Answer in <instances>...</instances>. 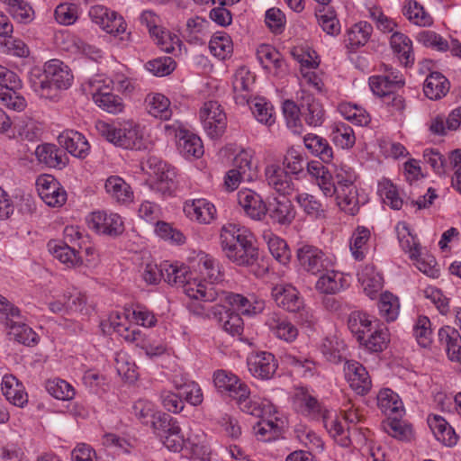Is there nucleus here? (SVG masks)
<instances>
[{
	"mask_svg": "<svg viewBox=\"0 0 461 461\" xmlns=\"http://www.w3.org/2000/svg\"><path fill=\"white\" fill-rule=\"evenodd\" d=\"M220 239L225 256L232 263L239 267H250L258 277L267 273V267L259 264V251L250 232L229 224L221 228Z\"/></svg>",
	"mask_w": 461,
	"mask_h": 461,
	"instance_id": "nucleus-1",
	"label": "nucleus"
},
{
	"mask_svg": "<svg viewBox=\"0 0 461 461\" xmlns=\"http://www.w3.org/2000/svg\"><path fill=\"white\" fill-rule=\"evenodd\" d=\"M95 128L99 134L109 142L127 149H145V142L138 127L116 128L105 122L99 121Z\"/></svg>",
	"mask_w": 461,
	"mask_h": 461,
	"instance_id": "nucleus-2",
	"label": "nucleus"
},
{
	"mask_svg": "<svg viewBox=\"0 0 461 461\" xmlns=\"http://www.w3.org/2000/svg\"><path fill=\"white\" fill-rule=\"evenodd\" d=\"M200 119L205 131L212 139L219 138L225 131L226 114L216 101H209L203 104L200 110Z\"/></svg>",
	"mask_w": 461,
	"mask_h": 461,
	"instance_id": "nucleus-3",
	"label": "nucleus"
},
{
	"mask_svg": "<svg viewBox=\"0 0 461 461\" xmlns=\"http://www.w3.org/2000/svg\"><path fill=\"white\" fill-rule=\"evenodd\" d=\"M296 258L301 268L312 275L321 274L326 271L330 266L325 253L312 245L304 244L298 248Z\"/></svg>",
	"mask_w": 461,
	"mask_h": 461,
	"instance_id": "nucleus-4",
	"label": "nucleus"
},
{
	"mask_svg": "<svg viewBox=\"0 0 461 461\" xmlns=\"http://www.w3.org/2000/svg\"><path fill=\"white\" fill-rule=\"evenodd\" d=\"M91 20L107 33L117 36L125 32L127 24L122 15L104 5H95L89 11Z\"/></svg>",
	"mask_w": 461,
	"mask_h": 461,
	"instance_id": "nucleus-5",
	"label": "nucleus"
},
{
	"mask_svg": "<svg viewBox=\"0 0 461 461\" xmlns=\"http://www.w3.org/2000/svg\"><path fill=\"white\" fill-rule=\"evenodd\" d=\"M213 384L218 391L229 393L232 398L249 396L250 391L248 385L233 373L219 369L213 373Z\"/></svg>",
	"mask_w": 461,
	"mask_h": 461,
	"instance_id": "nucleus-6",
	"label": "nucleus"
},
{
	"mask_svg": "<svg viewBox=\"0 0 461 461\" xmlns=\"http://www.w3.org/2000/svg\"><path fill=\"white\" fill-rule=\"evenodd\" d=\"M89 226L98 233L112 237L119 236L124 231L123 222L117 213L93 212Z\"/></svg>",
	"mask_w": 461,
	"mask_h": 461,
	"instance_id": "nucleus-7",
	"label": "nucleus"
},
{
	"mask_svg": "<svg viewBox=\"0 0 461 461\" xmlns=\"http://www.w3.org/2000/svg\"><path fill=\"white\" fill-rule=\"evenodd\" d=\"M45 77L48 78L52 95L53 90L68 89L73 79L68 66L59 59H51L45 63Z\"/></svg>",
	"mask_w": 461,
	"mask_h": 461,
	"instance_id": "nucleus-8",
	"label": "nucleus"
},
{
	"mask_svg": "<svg viewBox=\"0 0 461 461\" xmlns=\"http://www.w3.org/2000/svg\"><path fill=\"white\" fill-rule=\"evenodd\" d=\"M238 203L246 214L253 220L261 221L267 213V204L262 197L250 189L239 191Z\"/></svg>",
	"mask_w": 461,
	"mask_h": 461,
	"instance_id": "nucleus-9",
	"label": "nucleus"
},
{
	"mask_svg": "<svg viewBox=\"0 0 461 461\" xmlns=\"http://www.w3.org/2000/svg\"><path fill=\"white\" fill-rule=\"evenodd\" d=\"M345 375L350 387L360 395L366 394L371 389V379L366 368L358 362L347 361Z\"/></svg>",
	"mask_w": 461,
	"mask_h": 461,
	"instance_id": "nucleus-10",
	"label": "nucleus"
},
{
	"mask_svg": "<svg viewBox=\"0 0 461 461\" xmlns=\"http://www.w3.org/2000/svg\"><path fill=\"white\" fill-rule=\"evenodd\" d=\"M248 366L251 375L262 380L270 379L277 368L275 356L269 352H260L250 357Z\"/></svg>",
	"mask_w": 461,
	"mask_h": 461,
	"instance_id": "nucleus-11",
	"label": "nucleus"
},
{
	"mask_svg": "<svg viewBox=\"0 0 461 461\" xmlns=\"http://www.w3.org/2000/svg\"><path fill=\"white\" fill-rule=\"evenodd\" d=\"M59 144L72 156L84 158L87 156L90 145L83 134L77 131L66 130L58 137Z\"/></svg>",
	"mask_w": 461,
	"mask_h": 461,
	"instance_id": "nucleus-12",
	"label": "nucleus"
},
{
	"mask_svg": "<svg viewBox=\"0 0 461 461\" xmlns=\"http://www.w3.org/2000/svg\"><path fill=\"white\" fill-rule=\"evenodd\" d=\"M269 217L279 224H290L295 217V211L292 202L285 195L274 198L267 205Z\"/></svg>",
	"mask_w": 461,
	"mask_h": 461,
	"instance_id": "nucleus-13",
	"label": "nucleus"
},
{
	"mask_svg": "<svg viewBox=\"0 0 461 461\" xmlns=\"http://www.w3.org/2000/svg\"><path fill=\"white\" fill-rule=\"evenodd\" d=\"M213 315L222 329L231 334L240 335L243 331V320L240 313L230 308L216 305L213 307Z\"/></svg>",
	"mask_w": 461,
	"mask_h": 461,
	"instance_id": "nucleus-14",
	"label": "nucleus"
},
{
	"mask_svg": "<svg viewBox=\"0 0 461 461\" xmlns=\"http://www.w3.org/2000/svg\"><path fill=\"white\" fill-rule=\"evenodd\" d=\"M35 155L40 163H43L49 167L60 169L67 165L66 153L54 144L39 145L35 149Z\"/></svg>",
	"mask_w": 461,
	"mask_h": 461,
	"instance_id": "nucleus-15",
	"label": "nucleus"
},
{
	"mask_svg": "<svg viewBox=\"0 0 461 461\" xmlns=\"http://www.w3.org/2000/svg\"><path fill=\"white\" fill-rule=\"evenodd\" d=\"M184 293L190 298L194 300H201L203 302H214L218 296L214 285L207 284L206 282L192 279L191 276L187 282L182 285Z\"/></svg>",
	"mask_w": 461,
	"mask_h": 461,
	"instance_id": "nucleus-16",
	"label": "nucleus"
},
{
	"mask_svg": "<svg viewBox=\"0 0 461 461\" xmlns=\"http://www.w3.org/2000/svg\"><path fill=\"white\" fill-rule=\"evenodd\" d=\"M184 212L190 219L206 224L214 219L216 209L212 203L204 199H195L185 203Z\"/></svg>",
	"mask_w": 461,
	"mask_h": 461,
	"instance_id": "nucleus-17",
	"label": "nucleus"
},
{
	"mask_svg": "<svg viewBox=\"0 0 461 461\" xmlns=\"http://www.w3.org/2000/svg\"><path fill=\"white\" fill-rule=\"evenodd\" d=\"M276 304L285 310L294 312L303 308V300L298 291L292 286H276L272 291Z\"/></svg>",
	"mask_w": 461,
	"mask_h": 461,
	"instance_id": "nucleus-18",
	"label": "nucleus"
},
{
	"mask_svg": "<svg viewBox=\"0 0 461 461\" xmlns=\"http://www.w3.org/2000/svg\"><path fill=\"white\" fill-rule=\"evenodd\" d=\"M300 105L302 106V115L309 126H321L324 120V110L322 105L315 98L306 93H303Z\"/></svg>",
	"mask_w": 461,
	"mask_h": 461,
	"instance_id": "nucleus-19",
	"label": "nucleus"
},
{
	"mask_svg": "<svg viewBox=\"0 0 461 461\" xmlns=\"http://www.w3.org/2000/svg\"><path fill=\"white\" fill-rule=\"evenodd\" d=\"M1 390L6 400L15 406L23 407L28 402V395L23 391V384L13 375H5L3 377Z\"/></svg>",
	"mask_w": 461,
	"mask_h": 461,
	"instance_id": "nucleus-20",
	"label": "nucleus"
},
{
	"mask_svg": "<svg viewBox=\"0 0 461 461\" xmlns=\"http://www.w3.org/2000/svg\"><path fill=\"white\" fill-rule=\"evenodd\" d=\"M266 178L268 185L276 192L285 194L294 189V183L286 171L277 165H270L266 168Z\"/></svg>",
	"mask_w": 461,
	"mask_h": 461,
	"instance_id": "nucleus-21",
	"label": "nucleus"
},
{
	"mask_svg": "<svg viewBox=\"0 0 461 461\" xmlns=\"http://www.w3.org/2000/svg\"><path fill=\"white\" fill-rule=\"evenodd\" d=\"M390 45L402 64L405 67L413 65L412 43L405 34L399 32H393L390 38Z\"/></svg>",
	"mask_w": 461,
	"mask_h": 461,
	"instance_id": "nucleus-22",
	"label": "nucleus"
},
{
	"mask_svg": "<svg viewBox=\"0 0 461 461\" xmlns=\"http://www.w3.org/2000/svg\"><path fill=\"white\" fill-rule=\"evenodd\" d=\"M251 162L239 155L234 159V168L230 169L224 178V186L229 191H233L238 188L240 181L246 176L250 177L248 174L250 170Z\"/></svg>",
	"mask_w": 461,
	"mask_h": 461,
	"instance_id": "nucleus-23",
	"label": "nucleus"
},
{
	"mask_svg": "<svg viewBox=\"0 0 461 461\" xmlns=\"http://www.w3.org/2000/svg\"><path fill=\"white\" fill-rule=\"evenodd\" d=\"M449 81L439 72H431L426 78L423 86L425 95L431 100H438L445 96L449 91Z\"/></svg>",
	"mask_w": 461,
	"mask_h": 461,
	"instance_id": "nucleus-24",
	"label": "nucleus"
},
{
	"mask_svg": "<svg viewBox=\"0 0 461 461\" xmlns=\"http://www.w3.org/2000/svg\"><path fill=\"white\" fill-rule=\"evenodd\" d=\"M147 163L151 168L154 166L153 174L156 178L157 189L162 193H171L174 185L175 173L167 167V164L161 161H157L155 158H150Z\"/></svg>",
	"mask_w": 461,
	"mask_h": 461,
	"instance_id": "nucleus-25",
	"label": "nucleus"
},
{
	"mask_svg": "<svg viewBox=\"0 0 461 461\" xmlns=\"http://www.w3.org/2000/svg\"><path fill=\"white\" fill-rule=\"evenodd\" d=\"M438 339L441 344L446 345L447 356L452 361L461 360V336L459 332L450 327L441 328L438 330Z\"/></svg>",
	"mask_w": 461,
	"mask_h": 461,
	"instance_id": "nucleus-26",
	"label": "nucleus"
},
{
	"mask_svg": "<svg viewBox=\"0 0 461 461\" xmlns=\"http://www.w3.org/2000/svg\"><path fill=\"white\" fill-rule=\"evenodd\" d=\"M303 142L305 148L322 162H331L333 150L327 140L316 134H307L303 138Z\"/></svg>",
	"mask_w": 461,
	"mask_h": 461,
	"instance_id": "nucleus-27",
	"label": "nucleus"
},
{
	"mask_svg": "<svg viewBox=\"0 0 461 461\" xmlns=\"http://www.w3.org/2000/svg\"><path fill=\"white\" fill-rule=\"evenodd\" d=\"M378 406L385 415H402L403 403L399 395L389 388L381 390L377 395Z\"/></svg>",
	"mask_w": 461,
	"mask_h": 461,
	"instance_id": "nucleus-28",
	"label": "nucleus"
},
{
	"mask_svg": "<svg viewBox=\"0 0 461 461\" xmlns=\"http://www.w3.org/2000/svg\"><path fill=\"white\" fill-rule=\"evenodd\" d=\"M373 32V27L367 22H359L353 25L347 34V47L350 50H355L364 46L369 40Z\"/></svg>",
	"mask_w": 461,
	"mask_h": 461,
	"instance_id": "nucleus-29",
	"label": "nucleus"
},
{
	"mask_svg": "<svg viewBox=\"0 0 461 461\" xmlns=\"http://www.w3.org/2000/svg\"><path fill=\"white\" fill-rule=\"evenodd\" d=\"M49 250L53 254L54 258L59 259L68 267H74L82 264L81 258L77 256V252L68 245L56 240H50L48 243Z\"/></svg>",
	"mask_w": 461,
	"mask_h": 461,
	"instance_id": "nucleus-30",
	"label": "nucleus"
},
{
	"mask_svg": "<svg viewBox=\"0 0 461 461\" xmlns=\"http://www.w3.org/2000/svg\"><path fill=\"white\" fill-rule=\"evenodd\" d=\"M402 13L404 16L415 25L426 27L433 23L431 15L415 0L406 1L402 8Z\"/></svg>",
	"mask_w": 461,
	"mask_h": 461,
	"instance_id": "nucleus-31",
	"label": "nucleus"
},
{
	"mask_svg": "<svg viewBox=\"0 0 461 461\" xmlns=\"http://www.w3.org/2000/svg\"><path fill=\"white\" fill-rule=\"evenodd\" d=\"M93 100L100 108L110 113H121L124 107L122 98L110 93L107 86L94 93Z\"/></svg>",
	"mask_w": 461,
	"mask_h": 461,
	"instance_id": "nucleus-32",
	"label": "nucleus"
},
{
	"mask_svg": "<svg viewBox=\"0 0 461 461\" xmlns=\"http://www.w3.org/2000/svg\"><path fill=\"white\" fill-rule=\"evenodd\" d=\"M336 194L338 205L341 210L350 215H356L358 212L360 206L356 185L338 189Z\"/></svg>",
	"mask_w": 461,
	"mask_h": 461,
	"instance_id": "nucleus-33",
	"label": "nucleus"
},
{
	"mask_svg": "<svg viewBox=\"0 0 461 461\" xmlns=\"http://www.w3.org/2000/svg\"><path fill=\"white\" fill-rule=\"evenodd\" d=\"M145 104L146 109L150 115L162 120H167L170 118V101L162 94L147 95Z\"/></svg>",
	"mask_w": 461,
	"mask_h": 461,
	"instance_id": "nucleus-34",
	"label": "nucleus"
},
{
	"mask_svg": "<svg viewBox=\"0 0 461 461\" xmlns=\"http://www.w3.org/2000/svg\"><path fill=\"white\" fill-rule=\"evenodd\" d=\"M325 428L327 429L330 435L337 440V442L344 447H349L351 444V437L357 432L356 429L348 427L345 430L341 420L339 418H334L329 420L328 418L324 417Z\"/></svg>",
	"mask_w": 461,
	"mask_h": 461,
	"instance_id": "nucleus-35",
	"label": "nucleus"
},
{
	"mask_svg": "<svg viewBox=\"0 0 461 461\" xmlns=\"http://www.w3.org/2000/svg\"><path fill=\"white\" fill-rule=\"evenodd\" d=\"M267 324L274 330L276 337L287 342L294 341L298 336L297 328L290 321L278 318L276 314L270 316Z\"/></svg>",
	"mask_w": 461,
	"mask_h": 461,
	"instance_id": "nucleus-36",
	"label": "nucleus"
},
{
	"mask_svg": "<svg viewBox=\"0 0 461 461\" xmlns=\"http://www.w3.org/2000/svg\"><path fill=\"white\" fill-rule=\"evenodd\" d=\"M104 187L106 192L119 203H125L131 198V186L120 176L108 177Z\"/></svg>",
	"mask_w": 461,
	"mask_h": 461,
	"instance_id": "nucleus-37",
	"label": "nucleus"
},
{
	"mask_svg": "<svg viewBox=\"0 0 461 461\" xmlns=\"http://www.w3.org/2000/svg\"><path fill=\"white\" fill-rule=\"evenodd\" d=\"M6 327L10 330L9 335L17 342L27 346L36 343L37 335L28 325L7 318Z\"/></svg>",
	"mask_w": 461,
	"mask_h": 461,
	"instance_id": "nucleus-38",
	"label": "nucleus"
},
{
	"mask_svg": "<svg viewBox=\"0 0 461 461\" xmlns=\"http://www.w3.org/2000/svg\"><path fill=\"white\" fill-rule=\"evenodd\" d=\"M404 81L401 77L395 76L394 79H391L390 76H376L369 78V86L373 93L380 97L384 96L386 92L394 88L403 86Z\"/></svg>",
	"mask_w": 461,
	"mask_h": 461,
	"instance_id": "nucleus-39",
	"label": "nucleus"
},
{
	"mask_svg": "<svg viewBox=\"0 0 461 461\" xmlns=\"http://www.w3.org/2000/svg\"><path fill=\"white\" fill-rule=\"evenodd\" d=\"M22 87H13L11 84L5 87H0V100L8 109L22 112L26 107L24 97L18 93Z\"/></svg>",
	"mask_w": 461,
	"mask_h": 461,
	"instance_id": "nucleus-40",
	"label": "nucleus"
},
{
	"mask_svg": "<svg viewBox=\"0 0 461 461\" xmlns=\"http://www.w3.org/2000/svg\"><path fill=\"white\" fill-rule=\"evenodd\" d=\"M258 440L269 442L279 438L283 434V427L270 420H262L253 427Z\"/></svg>",
	"mask_w": 461,
	"mask_h": 461,
	"instance_id": "nucleus-41",
	"label": "nucleus"
},
{
	"mask_svg": "<svg viewBox=\"0 0 461 461\" xmlns=\"http://www.w3.org/2000/svg\"><path fill=\"white\" fill-rule=\"evenodd\" d=\"M348 326L350 331L357 336V341L362 342L366 332H370L372 330V321L366 313L353 312L348 317Z\"/></svg>",
	"mask_w": 461,
	"mask_h": 461,
	"instance_id": "nucleus-42",
	"label": "nucleus"
},
{
	"mask_svg": "<svg viewBox=\"0 0 461 461\" xmlns=\"http://www.w3.org/2000/svg\"><path fill=\"white\" fill-rule=\"evenodd\" d=\"M178 149L185 156L199 158L203 154V146L201 139L188 131H185L179 138Z\"/></svg>",
	"mask_w": 461,
	"mask_h": 461,
	"instance_id": "nucleus-43",
	"label": "nucleus"
},
{
	"mask_svg": "<svg viewBox=\"0 0 461 461\" xmlns=\"http://www.w3.org/2000/svg\"><path fill=\"white\" fill-rule=\"evenodd\" d=\"M163 269L165 271L164 281L169 285L182 286L191 276L188 267L184 265L176 266L165 262Z\"/></svg>",
	"mask_w": 461,
	"mask_h": 461,
	"instance_id": "nucleus-44",
	"label": "nucleus"
},
{
	"mask_svg": "<svg viewBox=\"0 0 461 461\" xmlns=\"http://www.w3.org/2000/svg\"><path fill=\"white\" fill-rule=\"evenodd\" d=\"M209 26L210 22L200 16L188 19L185 29L186 40L191 43H203L198 35L204 36Z\"/></svg>",
	"mask_w": 461,
	"mask_h": 461,
	"instance_id": "nucleus-45",
	"label": "nucleus"
},
{
	"mask_svg": "<svg viewBox=\"0 0 461 461\" xmlns=\"http://www.w3.org/2000/svg\"><path fill=\"white\" fill-rule=\"evenodd\" d=\"M283 113L288 128L294 133H300L302 123L300 114H302V106L300 107L292 100H285L283 103Z\"/></svg>",
	"mask_w": 461,
	"mask_h": 461,
	"instance_id": "nucleus-46",
	"label": "nucleus"
},
{
	"mask_svg": "<svg viewBox=\"0 0 461 461\" xmlns=\"http://www.w3.org/2000/svg\"><path fill=\"white\" fill-rule=\"evenodd\" d=\"M340 113L347 119L359 126H366L370 122V117L366 111L357 104H341Z\"/></svg>",
	"mask_w": 461,
	"mask_h": 461,
	"instance_id": "nucleus-47",
	"label": "nucleus"
},
{
	"mask_svg": "<svg viewBox=\"0 0 461 461\" xmlns=\"http://www.w3.org/2000/svg\"><path fill=\"white\" fill-rule=\"evenodd\" d=\"M333 142L342 149L353 147L356 137L350 126L340 122L336 124L331 133Z\"/></svg>",
	"mask_w": 461,
	"mask_h": 461,
	"instance_id": "nucleus-48",
	"label": "nucleus"
},
{
	"mask_svg": "<svg viewBox=\"0 0 461 461\" xmlns=\"http://www.w3.org/2000/svg\"><path fill=\"white\" fill-rule=\"evenodd\" d=\"M178 421L169 414L157 411L150 427L160 438H163L172 429H176Z\"/></svg>",
	"mask_w": 461,
	"mask_h": 461,
	"instance_id": "nucleus-49",
	"label": "nucleus"
},
{
	"mask_svg": "<svg viewBox=\"0 0 461 461\" xmlns=\"http://www.w3.org/2000/svg\"><path fill=\"white\" fill-rule=\"evenodd\" d=\"M396 231L402 249L409 252L411 258H416L420 254L419 245L414 241V238L411 234L407 225L405 223H398Z\"/></svg>",
	"mask_w": 461,
	"mask_h": 461,
	"instance_id": "nucleus-50",
	"label": "nucleus"
},
{
	"mask_svg": "<svg viewBox=\"0 0 461 461\" xmlns=\"http://www.w3.org/2000/svg\"><path fill=\"white\" fill-rule=\"evenodd\" d=\"M378 308L383 317L387 321H394L399 312V300L390 293H384L381 295L378 303Z\"/></svg>",
	"mask_w": 461,
	"mask_h": 461,
	"instance_id": "nucleus-51",
	"label": "nucleus"
},
{
	"mask_svg": "<svg viewBox=\"0 0 461 461\" xmlns=\"http://www.w3.org/2000/svg\"><path fill=\"white\" fill-rule=\"evenodd\" d=\"M319 24L322 30L329 35H338L340 32V24L332 10H319L316 13Z\"/></svg>",
	"mask_w": 461,
	"mask_h": 461,
	"instance_id": "nucleus-52",
	"label": "nucleus"
},
{
	"mask_svg": "<svg viewBox=\"0 0 461 461\" xmlns=\"http://www.w3.org/2000/svg\"><path fill=\"white\" fill-rule=\"evenodd\" d=\"M48 393L59 400H70L75 395L74 388L61 379L50 380L46 384Z\"/></svg>",
	"mask_w": 461,
	"mask_h": 461,
	"instance_id": "nucleus-53",
	"label": "nucleus"
},
{
	"mask_svg": "<svg viewBox=\"0 0 461 461\" xmlns=\"http://www.w3.org/2000/svg\"><path fill=\"white\" fill-rule=\"evenodd\" d=\"M268 249L272 256L281 264L286 265L291 259L290 249L283 239L273 237L268 240Z\"/></svg>",
	"mask_w": 461,
	"mask_h": 461,
	"instance_id": "nucleus-54",
	"label": "nucleus"
},
{
	"mask_svg": "<svg viewBox=\"0 0 461 461\" xmlns=\"http://www.w3.org/2000/svg\"><path fill=\"white\" fill-rule=\"evenodd\" d=\"M200 272L203 276L207 284L214 285L215 282L221 280V276L218 263L209 256H204L200 258Z\"/></svg>",
	"mask_w": 461,
	"mask_h": 461,
	"instance_id": "nucleus-55",
	"label": "nucleus"
},
{
	"mask_svg": "<svg viewBox=\"0 0 461 461\" xmlns=\"http://www.w3.org/2000/svg\"><path fill=\"white\" fill-rule=\"evenodd\" d=\"M373 352H381L387 348L389 343V334L387 330H375L367 339L360 342Z\"/></svg>",
	"mask_w": 461,
	"mask_h": 461,
	"instance_id": "nucleus-56",
	"label": "nucleus"
},
{
	"mask_svg": "<svg viewBox=\"0 0 461 461\" xmlns=\"http://www.w3.org/2000/svg\"><path fill=\"white\" fill-rule=\"evenodd\" d=\"M146 68L154 76L169 75L176 68V62L171 57L158 58L147 62Z\"/></svg>",
	"mask_w": 461,
	"mask_h": 461,
	"instance_id": "nucleus-57",
	"label": "nucleus"
},
{
	"mask_svg": "<svg viewBox=\"0 0 461 461\" xmlns=\"http://www.w3.org/2000/svg\"><path fill=\"white\" fill-rule=\"evenodd\" d=\"M155 231L161 239L173 244L180 245L185 240V237L179 230L166 221H158Z\"/></svg>",
	"mask_w": 461,
	"mask_h": 461,
	"instance_id": "nucleus-58",
	"label": "nucleus"
},
{
	"mask_svg": "<svg viewBox=\"0 0 461 461\" xmlns=\"http://www.w3.org/2000/svg\"><path fill=\"white\" fill-rule=\"evenodd\" d=\"M30 83L35 92L41 96L45 98L52 97V93L50 91L49 81L45 77V69L41 71L39 68H34L30 72Z\"/></svg>",
	"mask_w": 461,
	"mask_h": 461,
	"instance_id": "nucleus-59",
	"label": "nucleus"
},
{
	"mask_svg": "<svg viewBox=\"0 0 461 461\" xmlns=\"http://www.w3.org/2000/svg\"><path fill=\"white\" fill-rule=\"evenodd\" d=\"M296 201L308 215L315 218L323 215V206L313 195L300 194L296 196Z\"/></svg>",
	"mask_w": 461,
	"mask_h": 461,
	"instance_id": "nucleus-60",
	"label": "nucleus"
},
{
	"mask_svg": "<svg viewBox=\"0 0 461 461\" xmlns=\"http://www.w3.org/2000/svg\"><path fill=\"white\" fill-rule=\"evenodd\" d=\"M430 321L426 316H420L413 328V334L419 343L423 348L431 343Z\"/></svg>",
	"mask_w": 461,
	"mask_h": 461,
	"instance_id": "nucleus-61",
	"label": "nucleus"
},
{
	"mask_svg": "<svg viewBox=\"0 0 461 461\" xmlns=\"http://www.w3.org/2000/svg\"><path fill=\"white\" fill-rule=\"evenodd\" d=\"M254 82L255 77L253 76V74L246 68H240L236 71L232 82L234 93H249L251 91V86L254 84Z\"/></svg>",
	"mask_w": 461,
	"mask_h": 461,
	"instance_id": "nucleus-62",
	"label": "nucleus"
},
{
	"mask_svg": "<svg viewBox=\"0 0 461 461\" xmlns=\"http://www.w3.org/2000/svg\"><path fill=\"white\" fill-rule=\"evenodd\" d=\"M181 395L187 402L194 406H198L203 402V393L199 385L194 383L184 384L176 386Z\"/></svg>",
	"mask_w": 461,
	"mask_h": 461,
	"instance_id": "nucleus-63",
	"label": "nucleus"
},
{
	"mask_svg": "<svg viewBox=\"0 0 461 461\" xmlns=\"http://www.w3.org/2000/svg\"><path fill=\"white\" fill-rule=\"evenodd\" d=\"M209 47L214 56L221 59H224L232 50L230 39L226 34H214L209 42Z\"/></svg>",
	"mask_w": 461,
	"mask_h": 461,
	"instance_id": "nucleus-64",
	"label": "nucleus"
}]
</instances>
